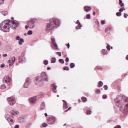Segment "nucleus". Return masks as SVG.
Returning a JSON list of instances; mask_svg holds the SVG:
<instances>
[{"label": "nucleus", "instance_id": "53", "mask_svg": "<svg viewBox=\"0 0 128 128\" xmlns=\"http://www.w3.org/2000/svg\"><path fill=\"white\" fill-rule=\"evenodd\" d=\"M127 14L126 13H124V18H127Z\"/></svg>", "mask_w": 128, "mask_h": 128}, {"label": "nucleus", "instance_id": "64", "mask_svg": "<svg viewBox=\"0 0 128 128\" xmlns=\"http://www.w3.org/2000/svg\"><path fill=\"white\" fill-rule=\"evenodd\" d=\"M24 35L25 36H26V33H25L24 34Z\"/></svg>", "mask_w": 128, "mask_h": 128}, {"label": "nucleus", "instance_id": "61", "mask_svg": "<svg viewBox=\"0 0 128 128\" xmlns=\"http://www.w3.org/2000/svg\"><path fill=\"white\" fill-rule=\"evenodd\" d=\"M44 115H45V116H48V114H47V113H45V114H44Z\"/></svg>", "mask_w": 128, "mask_h": 128}, {"label": "nucleus", "instance_id": "4", "mask_svg": "<svg viewBox=\"0 0 128 128\" xmlns=\"http://www.w3.org/2000/svg\"><path fill=\"white\" fill-rule=\"evenodd\" d=\"M10 22V20L4 21L0 24V30L4 32H8L10 31L9 23Z\"/></svg>", "mask_w": 128, "mask_h": 128}, {"label": "nucleus", "instance_id": "51", "mask_svg": "<svg viewBox=\"0 0 128 128\" xmlns=\"http://www.w3.org/2000/svg\"><path fill=\"white\" fill-rule=\"evenodd\" d=\"M19 125H18L17 124L15 126L14 128H19Z\"/></svg>", "mask_w": 128, "mask_h": 128}, {"label": "nucleus", "instance_id": "48", "mask_svg": "<svg viewBox=\"0 0 128 128\" xmlns=\"http://www.w3.org/2000/svg\"><path fill=\"white\" fill-rule=\"evenodd\" d=\"M65 60L66 62H68L69 60L68 58V57H66V58Z\"/></svg>", "mask_w": 128, "mask_h": 128}, {"label": "nucleus", "instance_id": "56", "mask_svg": "<svg viewBox=\"0 0 128 128\" xmlns=\"http://www.w3.org/2000/svg\"><path fill=\"white\" fill-rule=\"evenodd\" d=\"M66 46H68V48H70V46L69 44L68 43V44H66Z\"/></svg>", "mask_w": 128, "mask_h": 128}, {"label": "nucleus", "instance_id": "17", "mask_svg": "<svg viewBox=\"0 0 128 128\" xmlns=\"http://www.w3.org/2000/svg\"><path fill=\"white\" fill-rule=\"evenodd\" d=\"M10 113L12 116H15L18 114V111L15 110H12L10 111Z\"/></svg>", "mask_w": 128, "mask_h": 128}, {"label": "nucleus", "instance_id": "7", "mask_svg": "<svg viewBox=\"0 0 128 128\" xmlns=\"http://www.w3.org/2000/svg\"><path fill=\"white\" fill-rule=\"evenodd\" d=\"M12 25L10 27L13 30H15L18 26L19 24L18 22L16 20H14L10 23Z\"/></svg>", "mask_w": 128, "mask_h": 128}, {"label": "nucleus", "instance_id": "5", "mask_svg": "<svg viewBox=\"0 0 128 128\" xmlns=\"http://www.w3.org/2000/svg\"><path fill=\"white\" fill-rule=\"evenodd\" d=\"M36 20V19L35 18H33L28 21L27 24V25L29 26L30 28H34Z\"/></svg>", "mask_w": 128, "mask_h": 128}, {"label": "nucleus", "instance_id": "12", "mask_svg": "<svg viewBox=\"0 0 128 128\" xmlns=\"http://www.w3.org/2000/svg\"><path fill=\"white\" fill-rule=\"evenodd\" d=\"M18 60L20 63H23L26 61V60L24 56L22 55L21 56L19 57Z\"/></svg>", "mask_w": 128, "mask_h": 128}, {"label": "nucleus", "instance_id": "37", "mask_svg": "<svg viewBox=\"0 0 128 128\" xmlns=\"http://www.w3.org/2000/svg\"><path fill=\"white\" fill-rule=\"evenodd\" d=\"M6 88V86L4 84H2L0 87V88L1 89H3Z\"/></svg>", "mask_w": 128, "mask_h": 128}, {"label": "nucleus", "instance_id": "10", "mask_svg": "<svg viewBox=\"0 0 128 128\" xmlns=\"http://www.w3.org/2000/svg\"><path fill=\"white\" fill-rule=\"evenodd\" d=\"M31 82V80L29 78H28L26 80V82L24 85V88H27Z\"/></svg>", "mask_w": 128, "mask_h": 128}, {"label": "nucleus", "instance_id": "26", "mask_svg": "<svg viewBox=\"0 0 128 128\" xmlns=\"http://www.w3.org/2000/svg\"><path fill=\"white\" fill-rule=\"evenodd\" d=\"M51 63H54L56 62V58H52L51 60Z\"/></svg>", "mask_w": 128, "mask_h": 128}, {"label": "nucleus", "instance_id": "2", "mask_svg": "<svg viewBox=\"0 0 128 128\" xmlns=\"http://www.w3.org/2000/svg\"><path fill=\"white\" fill-rule=\"evenodd\" d=\"M60 20L57 18H54L50 20L49 23L47 24L45 28V30L48 32H50L54 28H57L60 25Z\"/></svg>", "mask_w": 128, "mask_h": 128}, {"label": "nucleus", "instance_id": "20", "mask_svg": "<svg viewBox=\"0 0 128 128\" xmlns=\"http://www.w3.org/2000/svg\"><path fill=\"white\" fill-rule=\"evenodd\" d=\"M62 101L64 102L63 108L64 109H65L68 108V105L66 102L65 100H63Z\"/></svg>", "mask_w": 128, "mask_h": 128}, {"label": "nucleus", "instance_id": "49", "mask_svg": "<svg viewBox=\"0 0 128 128\" xmlns=\"http://www.w3.org/2000/svg\"><path fill=\"white\" fill-rule=\"evenodd\" d=\"M4 64H2L0 65V67L1 68H3L4 67Z\"/></svg>", "mask_w": 128, "mask_h": 128}, {"label": "nucleus", "instance_id": "36", "mask_svg": "<svg viewBox=\"0 0 128 128\" xmlns=\"http://www.w3.org/2000/svg\"><path fill=\"white\" fill-rule=\"evenodd\" d=\"M44 63L45 65H46L48 63V61L46 60H44Z\"/></svg>", "mask_w": 128, "mask_h": 128}, {"label": "nucleus", "instance_id": "50", "mask_svg": "<svg viewBox=\"0 0 128 128\" xmlns=\"http://www.w3.org/2000/svg\"><path fill=\"white\" fill-rule=\"evenodd\" d=\"M114 128H121V127L120 126L118 125L115 126Z\"/></svg>", "mask_w": 128, "mask_h": 128}, {"label": "nucleus", "instance_id": "45", "mask_svg": "<svg viewBox=\"0 0 128 128\" xmlns=\"http://www.w3.org/2000/svg\"><path fill=\"white\" fill-rule=\"evenodd\" d=\"M104 88L105 90H106L108 88V86L106 85H104Z\"/></svg>", "mask_w": 128, "mask_h": 128}, {"label": "nucleus", "instance_id": "29", "mask_svg": "<svg viewBox=\"0 0 128 128\" xmlns=\"http://www.w3.org/2000/svg\"><path fill=\"white\" fill-rule=\"evenodd\" d=\"M44 95V94L43 93L40 92L39 93L38 95L39 97L40 98L42 97V96L43 97Z\"/></svg>", "mask_w": 128, "mask_h": 128}, {"label": "nucleus", "instance_id": "59", "mask_svg": "<svg viewBox=\"0 0 128 128\" xmlns=\"http://www.w3.org/2000/svg\"><path fill=\"white\" fill-rule=\"evenodd\" d=\"M126 59L127 60H128V55L126 56Z\"/></svg>", "mask_w": 128, "mask_h": 128}, {"label": "nucleus", "instance_id": "24", "mask_svg": "<svg viewBox=\"0 0 128 128\" xmlns=\"http://www.w3.org/2000/svg\"><path fill=\"white\" fill-rule=\"evenodd\" d=\"M18 41V44H19L21 45L22 44V43L24 42V39L22 38H20Z\"/></svg>", "mask_w": 128, "mask_h": 128}, {"label": "nucleus", "instance_id": "15", "mask_svg": "<svg viewBox=\"0 0 128 128\" xmlns=\"http://www.w3.org/2000/svg\"><path fill=\"white\" fill-rule=\"evenodd\" d=\"M10 116L8 115L7 116L6 118L8 122H10L12 123L11 124H10L11 126L12 124V123L13 124L14 122V119H11L10 118Z\"/></svg>", "mask_w": 128, "mask_h": 128}, {"label": "nucleus", "instance_id": "22", "mask_svg": "<svg viewBox=\"0 0 128 128\" xmlns=\"http://www.w3.org/2000/svg\"><path fill=\"white\" fill-rule=\"evenodd\" d=\"M102 54L104 55L108 53L107 50L106 49H102Z\"/></svg>", "mask_w": 128, "mask_h": 128}, {"label": "nucleus", "instance_id": "13", "mask_svg": "<svg viewBox=\"0 0 128 128\" xmlns=\"http://www.w3.org/2000/svg\"><path fill=\"white\" fill-rule=\"evenodd\" d=\"M15 60V57L14 56L12 57L10 60H8V62L10 66H12V64L14 62Z\"/></svg>", "mask_w": 128, "mask_h": 128}, {"label": "nucleus", "instance_id": "60", "mask_svg": "<svg viewBox=\"0 0 128 128\" xmlns=\"http://www.w3.org/2000/svg\"><path fill=\"white\" fill-rule=\"evenodd\" d=\"M96 14V12H94L93 13V14L94 15H95Z\"/></svg>", "mask_w": 128, "mask_h": 128}, {"label": "nucleus", "instance_id": "23", "mask_svg": "<svg viewBox=\"0 0 128 128\" xmlns=\"http://www.w3.org/2000/svg\"><path fill=\"white\" fill-rule=\"evenodd\" d=\"M98 87H101L102 86L103 84V83L102 82L100 81H99L98 83Z\"/></svg>", "mask_w": 128, "mask_h": 128}, {"label": "nucleus", "instance_id": "40", "mask_svg": "<svg viewBox=\"0 0 128 128\" xmlns=\"http://www.w3.org/2000/svg\"><path fill=\"white\" fill-rule=\"evenodd\" d=\"M121 13L119 12H118L116 13V15L118 16H120L121 15Z\"/></svg>", "mask_w": 128, "mask_h": 128}, {"label": "nucleus", "instance_id": "14", "mask_svg": "<svg viewBox=\"0 0 128 128\" xmlns=\"http://www.w3.org/2000/svg\"><path fill=\"white\" fill-rule=\"evenodd\" d=\"M37 99V97L36 96H34L30 98L29 99V100L30 102L32 103H34L36 101Z\"/></svg>", "mask_w": 128, "mask_h": 128}, {"label": "nucleus", "instance_id": "31", "mask_svg": "<svg viewBox=\"0 0 128 128\" xmlns=\"http://www.w3.org/2000/svg\"><path fill=\"white\" fill-rule=\"evenodd\" d=\"M75 66V64L74 63H71L70 64V67L71 68H73Z\"/></svg>", "mask_w": 128, "mask_h": 128}, {"label": "nucleus", "instance_id": "44", "mask_svg": "<svg viewBox=\"0 0 128 128\" xmlns=\"http://www.w3.org/2000/svg\"><path fill=\"white\" fill-rule=\"evenodd\" d=\"M20 37L18 36H16V40H20Z\"/></svg>", "mask_w": 128, "mask_h": 128}, {"label": "nucleus", "instance_id": "47", "mask_svg": "<svg viewBox=\"0 0 128 128\" xmlns=\"http://www.w3.org/2000/svg\"><path fill=\"white\" fill-rule=\"evenodd\" d=\"M105 23V21L102 20L101 21V23L102 25L104 24Z\"/></svg>", "mask_w": 128, "mask_h": 128}, {"label": "nucleus", "instance_id": "3", "mask_svg": "<svg viewBox=\"0 0 128 128\" xmlns=\"http://www.w3.org/2000/svg\"><path fill=\"white\" fill-rule=\"evenodd\" d=\"M48 76L45 72H43L40 74V75L35 78V82L36 85L40 86L43 85L44 82H48Z\"/></svg>", "mask_w": 128, "mask_h": 128}, {"label": "nucleus", "instance_id": "57", "mask_svg": "<svg viewBox=\"0 0 128 128\" xmlns=\"http://www.w3.org/2000/svg\"><path fill=\"white\" fill-rule=\"evenodd\" d=\"M7 56V54H4L3 55V57H5L6 56Z\"/></svg>", "mask_w": 128, "mask_h": 128}, {"label": "nucleus", "instance_id": "35", "mask_svg": "<svg viewBox=\"0 0 128 128\" xmlns=\"http://www.w3.org/2000/svg\"><path fill=\"white\" fill-rule=\"evenodd\" d=\"M32 34V32L31 30H30L27 32V34L28 35H31Z\"/></svg>", "mask_w": 128, "mask_h": 128}, {"label": "nucleus", "instance_id": "33", "mask_svg": "<svg viewBox=\"0 0 128 128\" xmlns=\"http://www.w3.org/2000/svg\"><path fill=\"white\" fill-rule=\"evenodd\" d=\"M92 112L90 110H88L86 112V114L87 115H90L91 114Z\"/></svg>", "mask_w": 128, "mask_h": 128}, {"label": "nucleus", "instance_id": "30", "mask_svg": "<svg viewBox=\"0 0 128 128\" xmlns=\"http://www.w3.org/2000/svg\"><path fill=\"white\" fill-rule=\"evenodd\" d=\"M1 14H3L4 16H5L7 14V12L6 11H2L1 12Z\"/></svg>", "mask_w": 128, "mask_h": 128}, {"label": "nucleus", "instance_id": "46", "mask_svg": "<svg viewBox=\"0 0 128 128\" xmlns=\"http://www.w3.org/2000/svg\"><path fill=\"white\" fill-rule=\"evenodd\" d=\"M107 97V96L106 94H104L102 96V98L104 99H106Z\"/></svg>", "mask_w": 128, "mask_h": 128}, {"label": "nucleus", "instance_id": "11", "mask_svg": "<svg viewBox=\"0 0 128 128\" xmlns=\"http://www.w3.org/2000/svg\"><path fill=\"white\" fill-rule=\"evenodd\" d=\"M56 120L55 117L53 116H51L49 118L48 123L50 124H52L55 122Z\"/></svg>", "mask_w": 128, "mask_h": 128}, {"label": "nucleus", "instance_id": "25", "mask_svg": "<svg viewBox=\"0 0 128 128\" xmlns=\"http://www.w3.org/2000/svg\"><path fill=\"white\" fill-rule=\"evenodd\" d=\"M119 4L120 6L122 7H123L124 6V4L122 3V0H119Z\"/></svg>", "mask_w": 128, "mask_h": 128}, {"label": "nucleus", "instance_id": "52", "mask_svg": "<svg viewBox=\"0 0 128 128\" xmlns=\"http://www.w3.org/2000/svg\"><path fill=\"white\" fill-rule=\"evenodd\" d=\"M119 11L120 12H119L121 13V12H123V10L122 9V8H120L119 10Z\"/></svg>", "mask_w": 128, "mask_h": 128}, {"label": "nucleus", "instance_id": "63", "mask_svg": "<svg viewBox=\"0 0 128 128\" xmlns=\"http://www.w3.org/2000/svg\"><path fill=\"white\" fill-rule=\"evenodd\" d=\"M122 8L123 10H125V9L124 8Z\"/></svg>", "mask_w": 128, "mask_h": 128}, {"label": "nucleus", "instance_id": "42", "mask_svg": "<svg viewBox=\"0 0 128 128\" xmlns=\"http://www.w3.org/2000/svg\"><path fill=\"white\" fill-rule=\"evenodd\" d=\"M110 46L108 44L106 46V48L108 50H110Z\"/></svg>", "mask_w": 128, "mask_h": 128}, {"label": "nucleus", "instance_id": "27", "mask_svg": "<svg viewBox=\"0 0 128 128\" xmlns=\"http://www.w3.org/2000/svg\"><path fill=\"white\" fill-rule=\"evenodd\" d=\"M111 28L110 27H108L106 28L105 30V32L106 33L110 31Z\"/></svg>", "mask_w": 128, "mask_h": 128}, {"label": "nucleus", "instance_id": "43", "mask_svg": "<svg viewBox=\"0 0 128 128\" xmlns=\"http://www.w3.org/2000/svg\"><path fill=\"white\" fill-rule=\"evenodd\" d=\"M56 53L59 56H61V53L60 52H56Z\"/></svg>", "mask_w": 128, "mask_h": 128}, {"label": "nucleus", "instance_id": "54", "mask_svg": "<svg viewBox=\"0 0 128 128\" xmlns=\"http://www.w3.org/2000/svg\"><path fill=\"white\" fill-rule=\"evenodd\" d=\"M28 28H29V26H28V25L26 26H25L26 29L27 30L28 29Z\"/></svg>", "mask_w": 128, "mask_h": 128}, {"label": "nucleus", "instance_id": "62", "mask_svg": "<svg viewBox=\"0 0 128 128\" xmlns=\"http://www.w3.org/2000/svg\"><path fill=\"white\" fill-rule=\"evenodd\" d=\"M11 18L12 20H13L14 19V18L13 17H11Z\"/></svg>", "mask_w": 128, "mask_h": 128}, {"label": "nucleus", "instance_id": "28", "mask_svg": "<svg viewBox=\"0 0 128 128\" xmlns=\"http://www.w3.org/2000/svg\"><path fill=\"white\" fill-rule=\"evenodd\" d=\"M81 98L82 102H85L87 101L86 98L85 97H82Z\"/></svg>", "mask_w": 128, "mask_h": 128}, {"label": "nucleus", "instance_id": "18", "mask_svg": "<svg viewBox=\"0 0 128 128\" xmlns=\"http://www.w3.org/2000/svg\"><path fill=\"white\" fill-rule=\"evenodd\" d=\"M75 22L76 24H78V25L76 27V29L77 30L80 29L81 27L82 26V25L80 22H79V21L78 20H77L76 22Z\"/></svg>", "mask_w": 128, "mask_h": 128}, {"label": "nucleus", "instance_id": "38", "mask_svg": "<svg viewBox=\"0 0 128 128\" xmlns=\"http://www.w3.org/2000/svg\"><path fill=\"white\" fill-rule=\"evenodd\" d=\"M63 69L64 70H69V68L68 67L65 66L63 68Z\"/></svg>", "mask_w": 128, "mask_h": 128}, {"label": "nucleus", "instance_id": "1", "mask_svg": "<svg viewBox=\"0 0 128 128\" xmlns=\"http://www.w3.org/2000/svg\"><path fill=\"white\" fill-rule=\"evenodd\" d=\"M114 101L120 111L125 114H128V99L119 100L118 98H117L114 100Z\"/></svg>", "mask_w": 128, "mask_h": 128}, {"label": "nucleus", "instance_id": "32", "mask_svg": "<svg viewBox=\"0 0 128 128\" xmlns=\"http://www.w3.org/2000/svg\"><path fill=\"white\" fill-rule=\"evenodd\" d=\"M58 61L60 63L62 64H63L64 63V60L63 59H59Z\"/></svg>", "mask_w": 128, "mask_h": 128}, {"label": "nucleus", "instance_id": "39", "mask_svg": "<svg viewBox=\"0 0 128 128\" xmlns=\"http://www.w3.org/2000/svg\"><path fill=\"white\" fill-rule=\"evenodd\" d=\"M42 126L43 127H46L47 126V124L45 123H44L42 124Z\"/></svg>", "mask_w": 128, "mask_h": 128}, {"label": "nucleus", "instance_id": "21", "mask_svg": "<svg viewBox=\"0 0 128 128\" xmlns=\"http://www.w3.org/2000/svg\"><path fill=\"white\" fill-rule=\"evenodd\" d=\"M46 108V105L45 103L44 102H43L41 106L40 107V109L41 110H43L45 109Z\"/></svg>", "mask_w": 128, "mask_h": 128}, {"label": "nucleus", "instance_id": "6", "mask_svg": "<svg viewBox=\"0 0 128 128\" xmlns=\"http://www.w3.org/2000/svg\"><path fill=\"white\" fill-rule=\"evenodd\" d=\"M11 79L8 76H6L3 79V82L7 84L9 86V88H10L9 86L12 85L11 83Z\"/></svg>", "mask_w": 128, "mask_h": 128}, {"label": "nucleus", "instance_id": "19", "mask_svg": "<svg viewBox=\"0 0 128 128\" xmlns=\"http://www.w3.org/2000/svg\"><path fill=\"white\" fill-rule=\"evenodd\" d=\"M84 9L86 12H88L91 10V8L90 6H85L84 7Z\"/></svg>", "mask_w": 128, "mask_h": 128}, {"label": "nucleus", "instance_id": "8", "mask_svg": "<svg viewBox=\"0 0 128 128\" xmlns=\"http://www.w3.org/2000/svg\"><path fill=\"white\" fill-rule=\"evenodd\" d=\"M7 100L8 103L10 105H13L16 102L15 99L13 97H10L8 98Z\"/></svg>", "mask_w": 128, "mask_h": 128}, {"label": "nucleus", "instance_id": "55", "mask_svg": "<svg viewBox=\"0 0 128 128\" xmlns=\"http://www.w3.org/2000/svg\"><path fill=\"white\" fill-rule=\"evenodd\" d=\"M71 108V107H70L67 110H65L64 111V112H67L68 111V110H70V109Z\"/></svg>", "mask_w": 128, "mask_h": 128}, {"label": "nucleus", "instance_id": "9", "mask_svg": "<svg viewBox=\"0 0 128 128\" xmlns=\"http://www.w3.org/2000/svg\"><path fill=\"white\" fill-rule=\"evenodd\" d=\"M51 41L52 47L54 49H57L58 48V46L56 42L55 39L54 38H52Z\"/></svg>", "mask_w": 128, "mask_h": 128}, {"label": "nucleus", "instance_id": "34", "mask_svg": "<svg viewBox=\"0 0 128 128\" xmlns=\"http://www.w3.org/2000/svg\"><path fill=\"white\" fill-rule=\"evenodd\" d=\"M86 18L88 19H90V14H87L86 16Z\"/></svg>", "mask_w": 128, "mask_h": 128}, {"label": "nucleus", "instance_id": "16", "mask_svg": "<svg viewBox=\"0 0 128 128\" xmlns=\"http://www.w3.org/2000/svg\"><path fill=\"white\" fill-rule=\"evenodd\" d=\"M57 88V86L55 85V84H53L51 86V90L54 92H56V88Z\"/></svg>", "mask_w": 128, "mask_h": 128}, {"label": "nucleus", "instance_id": "58", "mask_svg": "<svg viewBox=\"0 0 128 128\" xmlns=\"http://www.w3.org/2000/svg\"><path fill=\"white\" fill-rule=\"evenodd\" d=\"M50 68L49 67H48L47 68V70H50Z\"/></svg>", "mask_w": 128, "mask_h": 128}, {"label": "nucleus", "instance_id": "41", "mask_svg": "<svg viewBox=\"0 0 128 128\" xmlns=\"http://www.w3.org/2000/svg\"><path fill=\"white\" fill-rule=\"evenodd\" d=\"M96 93L100 94V91L99 89H97L96 91Z\"/></svg>", "mask_w": 128, "mask_h": 128}]
</instances>
